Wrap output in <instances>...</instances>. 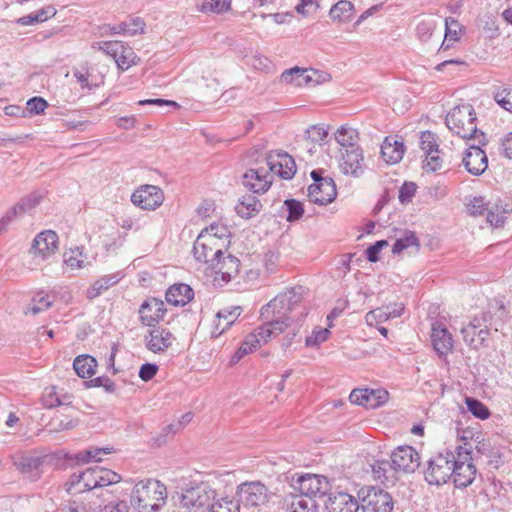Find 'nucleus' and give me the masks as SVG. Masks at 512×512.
<instances>
[{
	"label": "nucleus",
	"mask_w": 512,
	"mask_h": 512,
	"mask_svg": "<svg viewBox=\"0 0 512 512\" xmlns=\"http://www.w3.org/2000/svg\"><path fill=\"white\" fill-rule=\"evenodd\" d=\"M119 280H120V278L117 274L103 276L102 278L96 280L87 289V292H86L87 298L92 300V299L100 296L102 293H104L110 287L117 284Z\"/></svg>",
	"instance_id": "nucleus-32"
},
{
	"label": "nucleus",
	"mask_w": 512,
	"mask_h": 512,
	"mask_svg": "<svg viewBox=\"0 0 512 512\" xmlns=\"http://www.w3.org/2000/svg\"><path fill=\"white\" fill-rule=\"evenodd\" d=\"M420 148L427 155L439 148L436 135L430 131H424L420 135Z\"/></svg>",
	"instance_id": "nucleus-49"
},
{
	"label": "nucleus",
	"mask_w": 512,
	"mask_h": 512,
	"mask_svg": "<svg viewBox=\"0 0 512 512\" xmlns=\"http://www.w3.org/2000/svg\"><path fill=\"white\" fill-rule=\"evenodd\" d=\"M48 103L41 97H33L27 101V110L32 114H41L44 112Z\"/></svg>",
	"instance_id": "nucleus-62"
},
{
	"label": "nucleus",
	"mask_w": 512,
	"mask_h": 512,
	"mask_svg": "<svg viewBox=\"0 0 512 512\" xmlns=\"http://www.w3.org/2000/svg\"><path fill=\"white\" fill-rule=\"evenodd\" d=\"M507 210L499 204H493L490 206L489 212L486 213L487 221L493 227H501L503 226L506 219Z\"/></svg>",
	"instance_id": "nucleus-42"
},
{
	"label": "nucleus",
	"mask_w": 512,
	"mask_h": 512,
	"mask_svg": "<svg viewBox=\"0 0 512 512\" xmlns=\"http://www.w3.org/2000/svg\"><path fill=\"white\" fill-rule=\"evenodd\" d=\"M431 341L439 356H446L452 351V335L442 324L434 323L432 325Z\"/></svg>",
	"instance_id": "nucleus-23"
},
{
	"label": "nucleus",
	"mask_w": 512,
	"mask_h": 512,
	"mask_svg": "<svg viewBox=\"0 0 512 512\" xmlns=\"http://www.w3.org/2000/svg\"><path fill=\"white\" fill-rule=\"evenodd\" d=\"M82 250L80 248H76L71 250L69 253L64 254V262L71 269H80L85 267L84 260L81 259Z\"/></svg>",
	"instance_id": "nucleus-53"
},
{
	"label": "nucleus",
	"mask_w": 512,
	"mask_h": 512,
	"mask_svg": "<svg viewBox=\"0 0 512 512\" xmlns=\"http://www.w3.org/2000/svg\"><path fill=\"white\" fill-rule=\"evenodd\" d=\"M201 233H206L210 236L220 248L228 249L230 246V231L228 227L224 224L213 223L209 227H206L201 231Z\"/></svg>",
	"instance_id": "nucleus-28"
},
{
	"label": "nucleus",
	"mask_w": 512,
	"mask_h": 512,
	"mask_svg": "<svg viewBox=\"0 0 512 512\" xmlns=\"http://www.w3.org/2000/svg\"><path fill=\"white\" fill-rule=\"evenodd\" d=\"M353 7L350 1L341 0L330 9V17L333 20L349 21L352 17Z\"/></svg>",
	"instance_id": "nucleus-40"
},
{
	"label": "nucleus",
	"mask_w": 512,
	"mask_h": 512,
	"mask_svg": "<svg viewBox=\"0 0 512 512\" xmlns=\"http://www.w3.org/2000/svg\"><path fill=\"white\" fill-rule=\"evenodd\" d=\"M41 401L43 406L49 409L59 406V393L56 391L55 387L46 388Z\"/></svg>",
	"instance_id": "nucleus-57"
},
{
	"label": "nucleus",
	"mask_w": 512,
	"mask_h": 512,
	"mask_svg": "<svg viewBox=\"0 0 512 512\" xmlns=\"http://www.w3.org/2000/svg\"><path fill=\"white\" fill-rule=\"evenodd\" d=\"M359 506L352 495L343 491L330 493L325 503L328 512H356Z\"/></svg>",
	"instance_id": "nucleus-22"
},
{
	"label": "nucleus",
	"mask_w": 512,
	"mask_h": 512,
	"mask_svg": "<svg viewBox=\"0 0 512 512\" xmlns=\"http://www.w3.org/2000/svg\"><path fill=\"white\" fill-rule=\"evenodd\" d=\"M466 405L469 412H471L475 417L479 419H487L490 415V412L486 405H484L482 402L475 398L467 397Z\"/></svg>",
	"instance_id": "nucleus-45"
},
{
	"label": "nucleus",
	"mask_w": 512,
	"mask_h": 512,
	"mask_svg": "<svg viewBox=\"0 0 512 512\" xmlns=\"http://www.w3.org/2000/svg\"><path fill=\"white\" fill-rule=\"evenodd\" d=\"M237 494L244 506L257 507L268 501V488L261 482H246L238 486Z\"/></svg>",
	"instance_id": "nucleus-11"
},
{
	"label": "nucleus",
	"mask_w": 512,
	"mask_h": 512,
	"mask_svg": "<svg viewBox=\"0 0 512 512\" xmlns=\"http://www.w3.org/2000/svg\"><path fill=\"white\" fill-rule=\"evenodd\" d=\"M483 144L474 142L465 151L462 163L466 170L475 176L481 175L488 167V158L486 153L481 149Z\"/></svg>",
	"instance_id": "nucleus-16"
},
{
	"label": "nucleus",
	"mask_w": 512,
	"mask_h": 512,
	"mask_svg": "<svg viewBox=\"0 0 512 512\" xmlns=\"http://www.w3.org/2000/svg\"><path fill=\"white\" fill-rule=\"evenodd\" d=\"M166 496V487L160 481L140 480L133 488L131 504L139 512H154L165 503Z\"/></svg>",
	"instance_id": "nucleus-2"
},
{
	"label": "nucleus",
	"mask_w": 512,
	"mask_h": 512,
	"mask_svg": "<svg viewBox=\"0 0 512 512\" xmlns=\"http://www.w3.org/2000/svg\"><path fill=\"white\" fill-rule=\"evenodd\" d=\"M174 341V335L169 330L161 327H154L145 336L146 348L153 353L167 351Z\"/></svg>",
	"instance_id": "nucleus-18"
},
{
	"label": "nucleus",
	"mask_w": 512,
	"mask_h": 512,
	"mask_svg": "<svg viewBox=\"0 0 512 512\" xmlns=\"http://www.w3.org/2000/svg\"><path fill=\"white\" fill-rule=\"evenodd\" d=\"M231 0H203L201 11L223 13L230 9Z\"/></svg>",
	"instance_id": "nucleus-46"
},
{
	"label": "nucleus",
	"mask_w": 512,
	"mask_h": 512,
	"mask_svg": "<svg viewBox=\"0 0 512 512\" xmlns=\"http://www.w3.org/2000/svg\"><path fill=\"white\" fill-rule=\"evenodd\" d=\"M165 313L164 302L157 298L146 300L139 308L141 323L153 328L164 318Z\"/></svg>",
	"instance_id": "nucleus-19"
},
{
	"label": "nucleus",
	"mask_w": 512,
	"mask_h": 512,
	"mask_svg": "<svg viewBox=\"0 0 512 512\" xmlns=\"http://www.w3.org/2000/svg\"><path fill=\"white\" fill-rule=\"evenodd\" d=\"M58 249V236L54 231L47 230L39 233L32 244L31 251L34 256L42 260L47 259Z\"/></svg>",
	"instance_id": "nucleus-20"
},
{
	"label": "nucleus",
	"mask_w": 512,
	"mask_h": 512,
	"mask_svg": "<svg viewBox=\"0 0 512 512\" xmlns=\"http://www.w3.org/2000/svg\"><path fill=\"white\" fill-rule=\"evenodd\" d=\"M336 195V185L333 179L323 180V182L311 184L308 187L309 200L318 205L331 203L336 198Z\"/></svg>",
	"instance_id": "nucleus-21"
},
{
	"label": "nucleus",
	"mask_w": 512,
	"mask_h": 512,
	"mask_svg": "<svg viewBox=\"0 0 512 512\" xmlns=\"http://www.w3.org/2000/svg\"><path fill=\"white\" fill-rule=\"evenodd\" d=\"M51 305L52 300L50 299L49 295L44 294L43 292H39L32 298L25 313L37 315L38 313L47 310Z\"/></svg>",
	"instance_id": "nucleus-41"
},
{
	"label": "nucleus",
	"mask_w": 512,
	"mask_h": 512,
	"mask_svg": "<svg viewBox=\"0 0 512 512\" xmlns=\"http://www.w3.org/2000/svg\"><path fill=\"white\" fill-rule=\"evenodd\" d=\"M301 297L296 288L279 293L268 304L262 307L261 316L269 319V316L289 318L288 314L300 303Z\"/></svg>",
	"instance_id": "nucleus-5"
},
{
	"label": "nucleus",
	"mask_w": 512,
	"mask_h": 512,
	"mask_svg": "<svg viewBox=\"0 0 512 512\" xmlns=\"http://www.w3.org/2000/svg\"><path fill=\"white\" fill-rule=\"evenodd\" d=\"M307 72V85H318L330 80V75L326 72L315 69H307Z\"/></svg>",
	"instance_id": "nucleus-61"
},
{
	"label": "nucleus",
	"mask_w": 512,
	"mask_h": 512,
	"mask_svg": "<svg viewBox=\"0 0 512 512\" xmlns=\"http://www.w3.org/2000/svg\"><path fill=\"white\" fill-rule=\"evenodd\" d=\"M240 261L232 255L217 257L210 266L215 270L214 283L223 286L231 281L239 273Z\"/></svg>",
	"instance_id": "nucleus-15"
},
{
	"label": "nucleus",
	"mask_w": 512,
	"mask_h": 512,
	"mask_svg": "<svg viewBox=\"0 0 512 512\" xmlns=\"http://www.w3.org/2000/svg\"><path fill=\"white\" fill-rule=\"evenodd\" d=\"M266 162L270 173L275 174L282 179H291L296 173L295 161L286 152H270L266 157Z\"/></svg>",
	"instance_id": "nucleus-13"
},
{
	"label": "nucleus",
	"mask_w": 512,
	"mask_h": 512,
	"mask_svg": "<svg viewBox=\"0 0 512 512\" xmlns=\"http://www.w3.org/2000/svg\"><path fill=\"white\" fill-rule=\"evenodd\" d=\"M445 26H446L445 38H444V41H443L441 47L446 45V48H449L450 42L456 41L458 39L457 28L459 27V25H458L457 21L453 20V19H451V23H449V19L447 18L445 20Z\"/></svg>",
	"instance_id": "nucleus-58"
},
{
	"label": "nucleus",
	"mask_w": 512,
	"mask_h": 512,
	"mask_svg": "<svg viewBox=\"0 0 512 512\" xmlns=\"http://www.w3.org/2000/svg\"><path fill=\"white\" fill-rule=\"evenodd\" d=\"M358 498L363 512H391L393 501L389 493L373 486L362 487Z\"/></svg>",
	"instance_id": "nucleus-6"
},
{
	"label": "nucleus",
	"mask_w": 512,
	"mask_h": 512,
	"mask_svg": "<svg viewBox=\"0 0 512 512\" xmlns=\"http://www.w3.org/2000/svg\"><path fill=\"white\" fill-rule=\"evenodd\" d=\"M239 501L231 499L229 497L215 496V500H212L207 512H240Z\"/></svg>",
	"instance_id": "nucleus-37"
},
{
	"label": "nucleus",
	"mask_w": 512,
	"mask_h": 512,
	"mask_svg": "<svg viewBox=\"0 0 512 512\" xmlns=\"http://www.w3.org/2000/svg\"><path fill=\"white\" fill-rule=\"evenodd\" d=\"M126 25V34L129 36L144 33L145 23L139 17L132 19L130 22H126Z\"/></svg>",
	"instance_id": "nucleus-64"
},
{
	"label": "nucleus",
	"mask_w": 512,
	"mask_h": 512,
	"mask_svg": "<svg viewBox=\"0 0 512 512\" xmlns=\"http://www.w3.org/2000/svg\"><path fill=\"white\" fill-rule=\"evenodd\" d=\"M372 468L374 476L382 482L388 481L389 476L387 474L393 471V469H391V462L386 460L376 461Z\"/></svg>",
	"instance_id": "nucleus-56"
},
{
	"label": "nucleus",
	"mask_w": 512,
	"mask_h": 512,
	"mask_svg": "<svg viewBox=\"0 0 512 512\" xmlns=\"http://www.w3.org/2000/svg\"><path fill=\"white\" fill-rule=\"evenodd\" d=\"M286 509L288 512H317L315 500L303 495H290L286 498Z\"/></svg>",
	"instance_id": "nucleus-29"
},
{
	"label": "nucleus",
	"mask_w": 512,
	"mask_h": 512,
	"mask_svg": "<svg viewBox=\"0 0 512 512\" xmlns=\"http://www.w3.org/2000/svg\"><path fill=\"white\" fill-rule=\"evenodd\" d=\"M268 342V338L262 333V326L257 328L254 332L250 333L246 336L244 340V344L247 347H250L251 352L253 349L260 347L261 345Z\"/></svg>",
	"instance_id": "nucleus-50"
},
{
	"label": "nucleus",
	"mask_w": 512,
	"mask_h": 512,
	"mask_svg": "<svg viewBox=\"0 0 512 512\" xmlns=\"http://www.w3.org/2000/svg\"><path fill=\"white\" fill-rule=\"evenodd\" d=\"M420 462V455L412 446H399L391 454V469L396 473H413Z\"/></svg>",
	"instance_id": "nucleus-9"
},
{
	"label": "nucleus",
	"mask_w": 512,
	"mask_h": 512,
	"mask_svg": "<svg viewBox=\"0 0 512 512\" xmlns=\"http://www.w3.org/2000/svg\"><path fill=\"white\" fill-rule=\"evenodd\" d=\"M335 139L343 147L356 148L355 143L358 139V132L352 127L341 126L336 132Z\"/></svg>",
	"instance_id": "nucleus-39"
},
{
	"label": "nucleus",
	"mask_w": 512,
	"mask_h": 512,
	"mask_svg": "<svg viewBox=\"0 0 512 512\" xmlns=\"http://www.w3.org/2000/svg\"><path fill=\"white\" fill-rule=\"evenodd\" d=\"M99 466L90 467L83 471V484L77 489L82 493L97 488V469Z\"/></svg>",
	"instance_id": "nucleus-44"
},
{
	"label": "nucleus",
	"mask_w": 512,
	"mask_h": 512,
	"mask_svg": "<svg viewBox=\"0 0 512 512\" xmlns=\"http://www.w3.org/2000/svg\"><path fill=\"white\" fill-rule=\"evenodd\" d=\"M284 206L288 212L286 220L289 222H293L300 219L304 213L303 204L295 199L285 200Z\"/></svg>",
	"instance_id": "nucleus-47"
},
{
	"label": "nucleus",
	"mask_w": 512,
	"mask_h": 512,
	"mask_svg": "<svg viewBox=\"0 0 512 512\" xmlns=\"http://www.w3.org/2000/svg\"><path fill=\"white\" fill-rule=\"evenodd\" d=\"M297 484L301 495L313 500L325 496L330 490L328 479L318 474L299 476Z\"/></svg>",
	"instance_id": "nucleus-12"
},
{
	"label": "nucleus",
	"mask_w": 512,
	"mask_h": 512,
	"mask_svg": "<svg viewBox=\"0 0 512 512\" xmlns=\"http://www.w3.org/2000/svg\"><path fill=\"white\" fill-rule=\"evenodd\" d=\"M56 14V9L53 6H46L42 9L30 13L18 19L21 25H33L35 23H42Z\"/></svg>",
	"instance_id": "nucleus-36"
},
{
	"label": "nucleus",
	"mask_w": 512,
	"mask_h": 512,
	"mask_svg": "<svg viewBox=\"0 0 512 512\" xmlns=\"http://www.w3.org/2000/svg\"><path fill=\"white\" fill-rule=\"evenodd\" d=\"M194 297L193 289L184 283L170 286L166 292V301L174 306H184Z\"/></svg>",
	"instance_id": "nucleus-24"
},
{
	"label": "nucleus",
	"mask_w": 512,
	"mask_h": 512,
	"mask_svg": "<svg viewBox=\"0 0 512 512\" xmlns=\"http://www.w3.org/2000/svg\"><path fill=\"white\" fill-rule=\"evenodd\" d=\"M213 240L206 233H200L193 245L194 258L198 262L208 264L209 267L217 260V257H221L226 251Z\"/></svg>",
	"instance_id": "nucleus-10"
},
{
	"label": "nucleus",
	"mask_w": 512,
	"mask_h": 512,
	"mask_svg": "<svg viewBox=\"0 0 512 512\" xmlns=\"http://www.w3.org/2000/svg\"><path fill=\"white\" fill-rule=\"evenodd\" d=\"M97 362L90 355L77 356L73 362V368L76 374L81 378H90L95 374Z\"/></svg>",
	"instance_id": "nucleus-31"
},
{
	"label": "nucleus",
	"mask_w": 512,
	"mask_h": 512,
	"mask_svg": "<svg viewBox=\"0 0 512 512\" xmlns=\"http://www.w3.org/2000/svg\"><path fill=\"white\" fill-rule=\"evenodd\" d=\"M163 200L162 190L155 185H143L131 195L132 203L144 210H155Z\"/></svg>",
	"instance_id": "nucleus-14"
},
{
	"label": "nucleus",
	"mask_w": 512,
	"mask_h": 512,
	"mask_svg": "<svg viewBox=\"0 0 512 512\" xmlns=\"http://www.w3.org/2000/svg\"><path fill=\"white\" fill-rule=\"evenodd\" d=\"M443 165V159L440 156L439 148L432 153L425 155L423 168L428 172H435L440 170Z\"/></svg>",
	"instance_id": "nucleus-51"
},
{
	"label": "nucleus",
	"mask_w": 512,
	"mask_h": 512,
	"mask_svg": "<svg viewBox=\"0 0 512 512\" xmlns=\"http://www.w3.org/2000/svg\"><path fill=\"white\" fill-rule=\"evenodd\" d=\"M248 63L257 70L268 72L272 68V62L263 55L255 54L251 56Z\"/></svg>",
	"instance_id": "nucleus-59"
},
{
	"label": "nucleus",
	"mask_w": 512,
	"mask_h": 512,
	"mask_svg": "<svg viewBox=\"0 0 512 512\" xmlns=\"http://www.w3.org/2000/svg\"><path fill=\"white\" fill-rule=\"evenodd\" d=\"M490 204L484 201L482 197H475L468 205V212L473 216H483L489 212Z\"/></svg>",
	"instance_id": "nucleus-52"
},
{
	"label": "nucleus",
	"mask_w": 512,
	"mask_h": 512,
	"mask_svg": "<svg viewBox=\"0 0 512 512\" xmlns=\"http://www.w3.org/2000/svg\"><path fill=\"white\" fill-rule=\"evenodd\" d=\"M471 460L470 451L458 446L452 475L456 487H467L475 479L476 468Z\"/></svg>",
	"instance_id": "nucleus-8"
},
{
	"label": "nucleus",
	"mask_w": 512,
	"mask_h": 512,
	"mask_svg": "<svg viewBox=\"0 0 512 512\" xmlns=\"http://www.w3.org/2000/svg\"><path fill=\"white\" fill-rule=\"evenodd\" d=\"M330 331L328 328H316L306 337V346H317L327 340Z\"/></svg>",
	"instance_id": "nucleus-54"
},
{
	"label": "nucleus",
	"mask_w": 512,
	"mask_h": 512,
	"mask_svg": "<svg viewBox=\"0 0 512 512\" xmlns=\"http://www.w3.org/2000/svg\"><path fill=\"white\" fill-rule=\"evenodd\" d=\"M494 98L499 106L509 112H512V88H504L501 91H498Z\"/></svg>",
	"instance_id": "nucleus-55"
},
{
	"label": "nucleus",
	"mask_w": 512,
	"mask_h": 512,
	"mask_svg": "<svg viewBox=\"0 0 512 512\" xmlns=\"http://www.w3.org/2000/svg\"><path fill=\"white\" fill-rule=\"evenodd\" d=\"M405 147L403 142H400L393 137H386L381 146V155L384 161L388 164L398 163L404 155Z\"/></svg>",
	"instance_id": "nucleus-26"
},
{
	"label": "nucleus",
	"mask_w": 512,
	"mask_h": 512,
	"mask_svg": "<svg viewBox=\"0 0 512 512\" xmlns=\"http://www.w3.org/2000/svg\"><path fill=\"white\" fill-rule=\"evenodd\" d=\"M241 307L235 306L232 308H225L220 310L217 315V322L211 332L212 337L220 336L226 329H228L240 316Z\"/></svg>",
	"instance_id": "nucleus-25"
},
{
	"label": "nucleus",
	"mask_w": 512,
	"mask_h": 512,
	"mask_svg": "<svg viewBox=\"0 0 512 512\" xmlns=\"http://www.w3.org/2000/svg\"><path fill=\"white\" fill-rule=\"evenodd\" d=\"M267 323L262 325V333L269 339L272 336H277L285 331L289 326V318H279L277 316H269V319H265Z\"/></svg>",
	"instance_id": "nucleus-35"
},
{
	"label": "nucleus",
	"mask_w": 512,
	"mask_h": 512,
	"mask_svg": "<svg viewBox=\"0 0 512 512\" xmlns=\"http://www.w3.org/2000/svg\"><path fill=\"white\" fill-rule=\"evenodd\" d=\"M87 384L89 387H103L107 392H113L115 390L114 382L105 376L91 379Z\"/></svg>",
	"instance_id": "nucleus-63"
},
{
	"label": "nucleus",
	"mask_w": 512,
	"mask_h": 512,
	"mask_svg": "<svg viewBox=\"0 0 512 512\" xmlns=\"http://www.w3.org/2000/svg\"><path fill=\"white\" fill-rule=\"evenodd\" d=\"M409 248H412L415 252H418L420 243L414 232L405 231L403 235L395 241L392 247V252L393 254H400Z\"/></svg>",
	"instance_id": "nucleus-33"
},
{
	"label": "nucleus",
	"mask_w": 512,
	"mask_h": 512,
	"mask_svg": "<svg viewBox=\"0 0 512 512\" xmlns=\"http://www.w3.org/2000/svg\"><path fill=\"white\" fill-rule=\"evenodd\" d=\"M121 476L117 474L116 472L104 468V467H98L97 469V488H102L105 486H109L112 484H116L120 482Z\"/></svg>",
	"instance_id": "nucleus-43"
},
{
	"label": "nucleus",
	"mask_w": 512,
	"mask_h": 512,
	"mask_svg": "<svg viewBox=\"0 0 512 512\" xmlns=\"http://www.w3.org/2000/svg\"><path fill=\"white\" fill-rule=\"evenodd\" d=\"M113 448L111 447H91L87 450L80 451L76 454V460L79 463H88L90 461H101L102 455L110 454Z\"/></svg>",
	"instance_id": "nucleus-38"
},
{
	"label": "nucleus",
	"mask_w": 512,
	"mask_h": 512,
	"mask_svg": "<svg viewBox=\"0 0 512 512\" xmlns=\"http://www.w3.org/2000/svg\"><path fill=\"white\" fill-rule=\"evenodd\" d=\"M365 318L368 324H372L373 321L384 322L390 319V316L388 313L387 306H384L368 312Z\"/></svg>",
	"instance_id": "nucleus-60"
},
{
	"label": "nucleus",
	"mask_w": 512,
	"mask_h": 512,
	"mask_svg": "<svg viewBox=\"0 0 512 512\" xmlns=\"http://www.w3.org/2000/svg\"><path fill=\"white\" fill-rule=\"evenodd\" d=\"M216 491L205 482L197 483L183 490L180 496V504L195 512L208 510L212 500H215Z\"/></svg>",
	"instance_id": "nucleus-4"
},
{
	"label": "nucleus",
	"mask_w": 512,
	"mask_h": 512,
	"mask_svg": "<svg viewBox=\"0 0 512 512\" xmlns=\"http://www.w3.org/2000/svg\"><path fill=\"white\" fill-rule=\"evenodd\" d=\"M273 176L265 168H251L247 170L243 177V185L254 193L266 192L272 184Z\"/></svg>",
	"instance_id": "nucleus-17"
},
{
	"label": "nucleus",
	"mask_w": 512,
	"mask_h": 512,
	"mask_svg": "<svg viewBox=\"0 0 512 512\" xmlns=\"http://www.w3.org/2000/svg\"><path fill=\"white\" fill-rule=\"evenodd\" d=\"M262 208L261 202L254 195H245L235 207L237 214L242 218H251L259 213Z\"/></svg>",
	"instance_id": "nucleus-30"
},
{
	"label": "nucleus",
	"mask_w": 512,
	"mask_h": 512,
	"mask_svg": "<svg viewBox=\"0 0 512 512\" xmlns=\"http://www.w3.org/2000/svg\"><path fill=\"white\" fill-rule=\"evenodd\" d=\"M306 76H308L307 69L293 67L291 69L285 70L281 74L280 80L282 83L293 84L295 86L301 87L307 85Z\"/></svg>",
	"instance_id": "nucleus-34"
},
{
	"label": "nucleus",
	"mask_w": 512,
	"mask_h": 512,
	"mask_svg": "<svg viewBox=\"0 0 512 512\" xmlns=\"http://www.w3.org/2000/svg\"><path fill=\"white\" fill-rule=\"evenodd\" d=\"M455 457V452L448 449L434 453L427 461V467L424 470L425 480L430 485L445 484L453 475Z\"/></svg>",
	"instance_id": "nucleus-3"
},
{
	"label": "nucleus",
	"mask_w": 512,
	"mask_h": 512,
	"mask_svg": "<svg viewBox=\"0 0 512 512\" xmlns=\"http://www.w3.org/2000/svg\"><path fill=\"white\" fill-rule=\"evenodd\" d=\"M476 114L470 104H462L453 108L446 116L448 129L462 139L485 144V134L477 129Z\"/></svg>",
	"instance_id": "nucleus-1"
},
{
	"label": "nucleus",
	"mask_w": 512,
	"mask_h": 512,
	"mask_svg": "<svg viewBox=\"0 0 512 512\" xmlns=\"http://www.w3.org/2000/svg\"><path fill=\"white\" fill-rule=\"evenodd\" d=\"M388 395L386 390L367 389V407L375 408L384 404L388 400Z\"/></svg>",
	"instance_id": "nucleus-48"
},
{
	"label": "nucleus",
	"mask_w": 512,
	"mask_h": 512,
	"mask_svg": "<svg viewBox=\"0 0 512 512\" xmlns=\"http://www.w3.org/2000/svg\"><path fill=\"white\" fill-rule=\"evenodd\" d=\"M362 161V150L359 147L346 149V153L342 155L341 170L345 174L358 176L362 169Z\"/></svg>",
	"instance_id": "nucleus-27"
},
{
	"label": "nucleus",
	"mask_w": 512,
	"mask_h": 512,
	"mask_svg": "<svg viewBox=\"0 0 512 512\" xmlns=\"http://www.w3.org/2000/svg\"><path fill=\"white\" fill-rule=\"evenodd\" d=\"M92 48L111 56L118 68L123 71L136 64L137 55L131 47L124 45L121 41L98 42L93 44Z\"/></svg>",
	"instance_id": "nucleus-7"
}]
</instances>
